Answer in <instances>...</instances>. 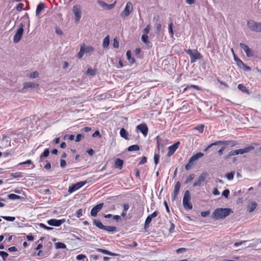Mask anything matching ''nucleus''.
<instances>
[{
    "label": "nucleus",
    "instance_id": "obj_18",
    "mask_svg": "<svg viewBox=\"0 0 261 261\" xmlns=\"http://www.w3.org/2000/svg\"><path fill=\"white\" fill-rule=\"evenodd\" d=\"M180 187V184L179 181H177L174 187V192H173V200H175L176 198L177 195L179 191Z\"/></svg>",
    "mask_w": 261,
    "mask_h": 261
},
{
    "label": "nucleus",
    "instance_id": "obj_54",
    "mask_svg": "<svg viewBox=\"0 0 261 261\" xmlns=\"http://www.w3.org/2000/svg\"><path fill=\"white\" fill-rule=\"evenodd\" d=\"M150 30V27L149 25H147L146 27L143 30V32L145 33V34H147L149 33Z\"/></svg>",
    "mask_w": 261,
    "mask_h": 261
},
{
    "label": "nucleus",
    "instance_id": "obj_5",
    "mask_svg": "<svg viewBox=\"0 0 261 261\" xmlns=\"http://www.w3.org/2000/svg\"><path fill=\"white\" fill-rule=\"evenodd\" d=\"M208 176V173L206 172H203L197 178V180L194 182L193 186L197 187L201 186L203 185L206 177Z\"/></svg>",
    "mask_w": 261,
    "mask_h": 261
},
{
    "label": "nucleus",
    "instance_id": "obj_8",
    "mask_svg": "<svg viewBox=\"0 0 261 261\" xmlns=\"http://www.w3.org/2000/svg\"><path fill=\"white\" fill-rule=\"evenodd\" d=\"M72 10L75 16V22L78 23L82 16L81 7L80 6L74 5Z\"/></svg>",
    "mask_w": 261,
    "mask_h": 261
},
{
    "label": "nucleus",
    "instance_id": "obj_29",
    "mask_svg": "<svg viewBox=\"0 0 261 261\" xmlns=\"http://www.w3.org/2000/svg\"><path fill=\"white\" fill-rule=\"evenodd\" d=\"M120 134L122 138H124L125 139H128V133L126 131V130L124 128H122L121 129Z\"/></svg>",
    "mask_w": 261,
    "mask_h": 261
},
{
    "label": "nucleus",
    "instance_id": "obj_22",
    "mask_svg": "<svg viewBox=\"0 0 261 261\" xmlns=\"http://www.w3.org/2000/svg\"><path fill=\"white\" fill-rule=\"evenodd\" d=\"M253 149H254L253 146H249L245 147L244 148L240 149L239 151H240V154H242L245 153L249 152V151L252 150Z\"/></svg>",
    "mask_w": 261,
    "mask_h": 261
},
{
    "label": "nucleus",
    "instance_id": "obj_34",
    "mask_svg": "<svg viewBox=\"0 0 261 261\" xmlns=\"http://www.w3.org/2000/svg\"><path fill=\"white\" fill-rule=\"evenodd\" d=\"M28 76L31 79H35L39 76V73L37 71H34L28 74Z\"/></svg>",
    "mask_w": 261,
    "mask_h": 261
},
{
    "label": "nucleus",
    "instance_id": "obj_19",
    "mask_svg": "<svg viewBox=\"0 0 261 261\" xmlns=\"http://www.w3.org/2000/svg\"><path fill=\"white\" fill-rule=\"evenodd\" d=\"M203 156V153H202L201 152H198L196 154L193 155L192 156H191L190 158V159H189L190 162L193 163L194 162L196 161L197 160L202 157Z\"/></svg>",
    "mask_w": 261,
    "mask_h": 261
},
{
    "label": "nucleus",
    "instance_id": "obj_1",
    "mask_svg": "<svg viewBox=\"0 0 261 261\" xmlns=\"http://www.w3.org/2000/svg\"><path fill=\"white\" fill-rule=\"evenodd\" d=\"M231 212L229 208H218L213 213L212 217L215 219H224L228 216Z\"/></svg>",
    "mask_w": 261,
    "mask_h": 261
},
{
    "label": "nucleus",
    "instance_id": "obj_28",
    "mask_svg": "<svg viewBox=\"0 0 261 261\" xmlns=\"http://www.w3.org/2000/svg\"><path fill=\"white\" fill-rule=\"evenodd\" d=\"M93 223L95 225L101 229L103 230L106 228V226L102 224V223L99 220H95L93 222Z\"/></svg>",
    "mask_w": 261,
    "mask_h": 261
},
{
    "label": "nucleus",
    "instance_id": "obj_40",
    "mask_svg": "<svg viewBox=\"0 0 261 261\" xmlns=\"http://www.w3.org/2000/svg\"><path fill=\"white\" fill-rule=\"evenodd\" d=\"M204 124H200V125L194 127V129L199 131L200 133H202L204 130Z\"/></svg>",
    "mask_w": 261,
    "mask_h": 261
},
{
    "label": "nucleus",
    "instance_id": "obj_32",
    "mask_svg": "<svg viewBox=\"0 0 261 261\" xmlns=\"http://www.w3.org/2000/svg\"><path fill=\"white\" fill-rule=\"evenodd\" d=\"M55 245L56 249H65L66 248V245L61 242L56 243Z\"/></svg>",
    "mask_w": 261,
    "mask_h": 261
},
{
    "label": "nucleus",
    "instance_id": "obj_2",
    "mask_svg": "<svg viewBox=\"0 0 261 261\" xmlns=\"http://www.w3.org/2000/svg\"><path fill=\"white\" fill-rule=\"evenodd\" d=\"M247 25L252 32H261V22H258L253 20H249L247 21Z\"/></svg>",
    "mask_w": 261,
    "mask_h": 261
},
{
    "label": "nucleus",
    "instance_id": "obj_37",
    "mask_svg": "<svg viewBox=\"0 0 261 261\" xmlns=\"http://www.w3.org/2000/svg\"><path fill=\"white\" fill-rule=\"evenodd\" d=\"M223 141H218V142H215L214 143H212L211 144H210L205 149H204V151H207L208 149H209L213 145H219V144H223Z\"/></svg>",
    "mask_w": 261,
    "mask_h": 261
},
{
    "label": "nucleus",
    "instance_id": "obj_12",
    "mask_svg": "<svg viewBox=\"0 0 261 261\" xmlns=\"http://www.w3.org/2000/svg\"><path fill=\"white\" fill-rule=\"evenodd\" d=\"M97 3L105 10H111L113 9L115 6L116 2L112 4H107L103 1H98Z\"/></svg>",
    "mask_w": 261,
    "mask_h": 261
},
{
    "label": "nucleus",
    "instance_id": "obj_50",
    "mask_svg": "<svg viewBox=\"0 0 261 261\" xmlns=\"http://www.w3.org/2000/svg\"><path fill=\"white\" fill-rule=\"evenodd\" d=\"M39 225L41 227L43 228H44V229H46V230H51V229H53V228H52V227L47 226H46L45 224H44L43 223H40V224H39Z\"/></svg>",
    "mask_w": 261,
    "mask_h": 261
},
{
    "label": "nucleus",
    "instance_id": "obj_25",
    "mask_svg": "<svg viewBox=\"0 0 261 261\" xmlns=\"http://www.w3.org/2000/svg\"><path fill=\"white\" fill-rule=\"evenodd\" d=\"M257 204L256 202H252L251 204L248 206L247 210L249 213L252 212L257 207Z\"/></svg>",
    "mask_w": 261,
    "mask_h": 261
},
{
    "label": "nucleus",
    "instance_id": "obj_16",
    "mask_svg": "<svg viewBox=\"0 0 261 261\" xmlns=\"http://www.w3.org/2000/svg\"><path fill=\"white\" fill-rule=\"evenodd\" d=\"M137 129L140 130L143 135L146 137L148 133V127L145 124H141L136 127Z\"/></svg>",
    "mask_w": 261,
    "mask_h": 261
},
{
    "label": "nucleus",
    "instance_id": "obj_6",
    "mask_svg": "<svg viewBox=\"0 0 261 261\" xmlns=\"http://www.w3.org/2000/svg\"><path fill=\"white\" fill-rule=\"evenodd\" d=\"M23 25L22 23L20 24V27L17 30L14 38H13V42L15 43L19 42L23 35Z\"/></svg>",
    "mask_w": 261,
    "mask_h": 261
},
{
    "label": "nucleus",
    "instance_id": "obj_17",
    "mask_svg": "<svg viewBox=\"0 0 261 261\" xmlns=\"http://www.w3.org/2000/svg\"><path fill=\"white\" fill-rule=\"evenodd\" d=\"M179 142H177L175 143H174L173 145L170 146L168 148V155L169 156L172 155L173 153L175 151V150L178 148Z\"/></svg>",
    "mask_w": 261,
    "mask_h": 261
},
{
    "label": "nucleus",
    "instance_id": "obj_44",
    "mask_svg": "<svg viewBox=\"0 0 261 261\" xmlns=\"http://www.w3.org/2000/svg\"><path fill=\"white\" fill-rule=\"evenodd\" d=\"M83 49H83V48H82L81 47L80 50V51L79 52V53L77 54V57L79 59H81L83 57V56H84V55L85 54V52L84 51Z\"/></svg>",
    "mask_w": 261,
    "mask_h": 261
},
{
    "label": "nucleus",
    "instance_id": "obj_14",
    "mask_svg": "<svg viewBox=\"0 0 261 261\" xmlns=\"http://www.w3.org/2000/svg\"><path fill=\"white\" fill-rule=\"evenodd\" d=\"M39 86V84L34 82H25L23 84V87L21 90V92H24V90L29 88H37Z\"/></svg>",
    "mask_w": 261,
    "mask_h": 261
},
{
    "label": "nucleus",
    "instance_id": "obj_20",
    "mask_svg": "<svg viewBox=\"0 0 261 261\" xmlns=\"http://www.w3.org/2000/svg\"><path fill=\"white\" fill-rule=\"evenodd\" d=\"M123 165V161L120 159H117L115 162L114 166L116 168L121 169L122 168Z\"/></svg>",
    "mask_w": 261,
    "mask_h": 261
},
{
    "label": "nucleus",
    "instance_id": "obj_21",
    "mask_svg": "<svg viewBox=\"0 0 261 261\" xmlns=\"http://www.w3.org/2000/svg\"><path fill=\"white\" fill-rule=\"evenodd\" d=\"M45 6L44 4L40 3L37 7L36 11V15L37 16H39L41 12L45 8Z\"/></svg>",
    "mask_w": 261,
    "mask_h": 261
},
{
    "label": "nucleus",
    "instance_id": "obj_24",
    "mask_svg": "<svg viewBox=\"0 0 261 261\" xmlns=\"http://www.w3.org/2000/svg\"><path fill=\"white\" fill-rule=\"evenodd\" d=\"M81 47L84 49L83 50L85 53L92 52L94 50L93 47L91 46H86L85 45H82Z\"/></svg>",
    "mask_w": 261,
    "mask_h": 261
},
{
    "label": "nucleus",
    "instance_id": "obj_47",
    "mask_svg": "<svg viewBox=\"0 0 261 261\" xmlns=\"http://www.w3.org/2000/svg\"><path fill=\"white\" fill-rule=\"evenodd\" d=\"M238 88L242 92L247 91L246 88L245 86H244L242 84H239L238 86Z\"/></svg>",
    "mask_w": 261,
    "mask_h": 261
},
{
    "label": "nucleus",
    "instance_id": "obj_43",
    "mask_svg": "<svg viewBox=\"0 0 261 261\" xmlns=\"http://www.w3.org/2000/svg\"><path fill=\"white\" fill-rule=\"evenodd\" d=\"M2 217L5 220L9 221H13L15 220V218L14 217L2 216Z\"/></svg>",
    "mask_w": 261,
    "mask_h": 261
},
{
    "label": "nucleus",
    "instance_id": "obj_52",
    "mask_svg": "<svg viewBox=\"0 0 261 261\" xmlns=\"http://www.w3.org/2000/svg\"><path fill=\"white\" fill-rule=\"evenodd\" d=\"M193 162H190L189 160L188 163L186 165L185 168L187 170H189L191 169Z\"/></svg>",
    "mask_w": 261,
    "mask_h": 261
},
{
    "label": "nucleus",
    "instance_id": "obj_42",
    "mask_svg": "<svg viewBox=\"0 0 261 261\" xmlns=\"http://www.w3.org/2000/svg\"><path fill=\"white\" fill-rule=\"evenodd\" d=\"M86 74L88 75L93 76L95 74V71L90 68H88L86 71Z\"/></svg>",
    "mask_w": 261,
    "mask_h": 261
},
{
    "label": "nucleus",
    "instance_id": "obj_13",
    "mask_svg": "<svg viewBox=\"0 0 261 261\" xmlns=\"http://www.w3.org/2000/svg\"><path fill=\"white\" fill-rule=\"evenodd\" d=\"M103 205V203H99L92 208L91 211V215L93 217L97 216V213L101 210Z\"/></svg>",
    "mask_w": 261,
    "mask_h": 261
},
{
    "label": "nucleus",
    "instance_id": "obj_11",
    "mask_svg": "<svg viewBox=\"0 0 261 261\" xmlns=\"http://www.w3.org/2000/svg\"><path fill=\"white\" fill-rule=\"evenodd\" d=\"M65 222V219L61 220H57L55 219H52L47 221V223L48 225L54 226H59L62 223Z\"/></svg>",
    "mask_w": 261,
    "mask_h": 261
},
{
    "label": "nucleus",
    "instance_id": "obj_7",
    "mask_svg": "<svg viewBox=\"0 0 261 261\" xmlns=\"http://www.w3.org/2000/svg\"><path fill=\"white\" fill-rule=\"evenodd\" d=\"M133 7L132 3L130 2L127 3L124 9L120 14L121 17L122 18L127 17L133 11Z\"/></svg>",
    "mask_w": 261,
    "mask_h": 261
},
{
    "label": "nucleus",
    "instance_id": "obj_9",
    "mask_svg": "<svg viewBox=\"0 0 261 261\" xmlns=\"http://www.w3.org/2000/svg\"><path fill=\"white\" fill-rule=\"evenodd\" d=\"M240 47L243 49L244 51L245 52L246 56L248 57H252L254 56V51L252 49L250 48L247 45L244 44L243 43H241Z\"/></svg>",
    "mask_w": 261,
    "mask_h": 261
},
{
    "label": "nucleus",
    "instance_id": "obj_61",
    "mask_svg": "<svg viewBox=\"0 0 261 261\" xmlns=\"http://www.w3.org/2000/svg\"><path fill=\"white\" fill-rule=\"evenodd\" d=\"M82 137H84V136L82 134H78L76 137L75 141L76 142H79Z\"/></svg>",
    "mask_w": 261,
    "mask_h": 261
},
{
    "label": "nucleus",
    "instance_id": "obj_53",
    "mask_svg": "<svg viewBox=\"0 0 261 261\" xmlns=\"http://www.w3.org/2000/svg\"><path fill=\"white\" fill-rule=\"evenodd\" d=\"M24 5L22 3H19L16 7V10L18 11H20L23 8Z\"/></svg>",
    "mask_w": 261,
    "mask_h": 261
},
{
    "label": "nucleus",
    "instance_id": "obj_36",
    "mask_svg": "<svg viewBox=\"0 0 261 261\" xmlns=\"http://www.w3.org/2000/svg\"><path fill=\"white\" fill-rule=\"evenodd\" d=\"M49 154V149H46L44 151V152L41 154V155L40 156V160H41V159L42 158L47 157L48 156Z\"/></svg>",
    "mask_w": 261,
    "mask_h": 261
},
{
    "label": "nucleus",
    "instance_id": "obj_49",
    "mask_svg": "<svg viewBox=\"0 0 261 261\" xmlns=\"http://www.w3.org/2000/svg\"><path fill=\"white\" fill-rule=\"evenodd\" d=\"M234 58L238 66L243 65V62L239 58H237L236 56H234Z\"/></svg>",
    "mask_w": 261,
    "mask_h": 261
},
{
    "label": "nucleus",
    "instance_id": "obj_10",
    "mask_svg": "<svg viewBox=\"0 0 261 261\" xmlns=\"http://www.w3.org/2000/svg\"><path fill=\"white\" fill-rule=\"evenodd\" d=\"M86 184V181H80L76 183L75 184L72 185L71 187H70L68 189V192L71 193L74 191L79 189L80 188L82 187L84 185Z\"/></svg>",
    "mask_w": 261,
    "mask_h": 261
},
{
    "label": "nucleus",
    "instance_id": "obj_4",
    "mask_svg": "<svg viewBox=\"0 0 261 261\" xmlns=\"http://www.w3.org/2000/svg\"><path fill=\"white\" fill-rule=\"evenodd\" d=\"M186 52L190 56L191 63H194L196 60L202 58V55L196 49L192 50L189 49Z\"/></svg>",
    "mask_w": 261,
    "mask_h": 261
},
{
    "label": "nucleus",
    "instance_id": "obj_64",
    "mask_svg": "<svg viewBox=\"0 0 261 261\" xmlns=\"http://www.w3.org/2000/svg\"><path fill=\"white\" fill-rule=\"evenodd\" d=\"M66 165V162L65 160H61V163H60V166L62 168H64Z\"/></svg>",
    "mask_w": 261,
    "mask_h": 261
},
{
    "label": "nucleus",
    "instance_id": "obj_35",
    "mask_svg": "<svg viewBox=\"0 0 261 261\" xmlns=\"http://www.w3.org/2000/svg\"><path fill=\"white\" fill-rule=\"evenodd\" d=\"M8 197L9 199L12 200L19 199L21 198V197L20 196L14 194H10L8 195Z\"/></svg>",
    "mask_w": 261,
    "mask_h": 261
},
{
    "label": "nucleus",
    "instance_id": "obj_41",
    "mask_svg": "<svg viewBox=\"0 0 261 261\" xmlns=\"http://www.w3.org/2000/svg\"><path fill=\"white\" fill-rule=\"evenodd\" d=\"M148 36L146 34H143L141 37V40L142 42H143L145 43H148Z\"/></svg>",
    "mask_w": 261,
    "mask_h": 261
},
{
    "label": "nucleus",
    "instance_id": "obj_33",
    "mask_svg": "<svg viewBox=\"0 0 261 261\" xmlns=\"http://www.w3.org/2000/svg\"><path fill=\"white\" fill-rule=\"evenodd\" d=\"M126 57H127V58L128 59V60L129 61V62L130 63H134L135 61L134 58H132L131 57V52L130 51H127L126 52Z\"/></svg>",
    "mask_w": 261,
    "mask_h": 261
},
{
    "label": "nucleus",
    "instance_id": "obj_45",
    "mask_svg": "<svg viewBox=\"0 0 261 261\" xmlns=\"http://www.w3.org/2000/svg\"><path fill=\"white\" fill-rule=\"evenodd\" d=\"M11 176L14 178L22 177L23 175L21 172H16L12 173Z\"/></svg>",
    "mask_w": 261,
    "mask_h": 261
},
{
    "label": "nucleus",
    "instance_id": "obj_57",
    "mask_svg": "<svg viewBox=\"0 0 261 261\" xmlns=\"http://www.w3.org/2000/svg\"><path fill=\"white\" fill-rule=\"evenodd\" d=\"M92 136L93 137H98L99 138L101 137V135L100 134V133L98 130H96L94 133H93Z\"/></svg>",
    "mask_w": 261,
    "mask_h": 261
},
{
    "label": "nucleus",
    "instance_id": "obj_46",
    "mask_svg": "<svg viewBox=\"0 0 261 261\" xmlns=\"http://www.w3.org/2000/svg\"><path fill=\"white\" fill-rule=\"evenodd\" d=\"M0 255L2 257L4 260H6V258L8 256V254L5 251H0Z\"/></svg>",
    "mask_w": 261,
    "mask_h": 261
},
{
    "label": "nucleus",
    "instance_id": "obj_63",
    "mask_svg": "<svg viewBox=\"0 0 261 261\" xmlns=\"http://www.w3.org/2000/svg\"><path fill=\"white\" fill-rule=\"evenodd\" d=\"M147 161V158L145 157V156H143L141 161L139 163V165H142V164H144V163H145Z\"/></svg>",
    "mask_w": 261,
    "mask_h": 261
},
{
    "label": "nucleus",
    "instance_id": "obj_59",
    "mask_svg": "<svg viewBox=\"0 0 261 261\" xmlns=\"http://www.w3.org/2000/svg\"><path fill=\"white\" fill-rule=\"evenodd\" d=\"M86 255L84 254H80L76 256V259L79 260H82L84 258H86Z\"/></svg>",
    "mask_w": 261,
    "mask_h": 261
},
{
    "label": "nucleus",
    "instance_id": "obj_3",
    "mask_svg": "<svg viewBox=\"0 0 261 261\" xmlns=\"http://www.w3.org/2000/svg\"><path fill=\"white\" fill-rule=\"evenodd\" d=\"M191 196L188 190L185 192L183 197V206L186 210H191L193 207L192 203L190 202Z\"/></svg>",
    "mask_w": 261,
    "mask_h": 261
},
{
    "label": "nucleus",
    "instance_id": "obj_62",
    "mask_svg": "<svg viewBox=\"0 0 261 261\" xmlns=\"http://www.w3.org/2000/svg\"><path fill=\"white\" fill-rule=\"evenodd\" d=\"M187 250L186 248H180L176 250L177 253H181L185 252Z\"/></svg>",
    "mask_w": 261,
    "mask_h": 261
},
{
    "label": "nucleus",
    "instance_id": "obj_60",
    "mask_svg": "<svg viewBox=\"0 0 261 261\" xmlns=\"http://www.w3.org/2000/svg\"><path fill=\"white\" fill-rule=\"evenodd\" d=\"M76 215L77 218H80V217H81L82 216V210L79 209V210H77L76 212Z\"/></svg>",
    "mask_w": 261,
    "mask_h": 261
},
{
    "label": "nucleus",
    "instance_id": "obj_26",
    "mask_svg": "<svg viewBox=\"0 0 261 261\" xmlns=\"http://www.w3.org/2000/svg\"><path fill=\"white\" fill-rule=\"evenodd\" d=\"M110 44V37L109 35L107 36L103 40L102 46L103 47L107 48Z\"/></svg>",
    "mask_w": 261,
    "mask_h": 261
},
{
    "label": "nucleus",
    "instance_id": "obj_15",
    "mask_svg": "<svg viewBox=\"0 0 261 261\" xmlns=\"http://www.w3.org/2000/svg\"><path fill=\"white\" fill-rule=\"evenodd\" d=\"M158 215V212H156V211H155L152 214H151V215H149L146 220H145V227L146 228V227H148V225L150 223V222H151L152 221V219L155 217H156Z\"/></svg>",
    "mask_w": 261,
    "mask_h": 261
},
{
    "label": "nucleus",
    "instance_id": "obj_27",
    "mask_svg": "<svg viewBox=\"0 0 261 261\" xmlns=\"http://www.w3.org/2000/svg\"><path fill=\"white\" fill-rule=\"evenodd\" d=\"M97 251H98V252L103 253L104 254L110 255H112V256H116V255H117V254H116V253H112V252H110V251H109L108 250L102 249L98 248V249H97Z\"/></svg>",
    "mask_w": 261,
    "mask_h": 261
},
{
    "label": "nucleus",
    "instance_id": "obj_38",
    "mask_svg": "<svg viewBox=\"0 0 261 261\" xmlns=\"http://www.w3.org/2000/svg\"><path fill=\"white\" fill-rule=\"evenodd\" d=\"M195 177V175L194 174H192L189 175L186 178L185 181V184H188L191 182Z\"/></svg>",
    "mask_w": 261,
    "mask_h": 261
},
{
    "label": "nucleus",
    "instance_id": "obj_58",
    "mask_svg": "<svg viewBox=\"0 0 261 261\" xmlns=\"http://www.w3.org/2000/svg\"><path fill=\"white\" fill-rule=\"evenodd\" d=\"M162 29V24L161 23H158L156 25V30H157V34H160V32Z\"/></svg>",
    "mask_w": 261,
    "mask_h": 261
},
{
    "label": "nucleus",
    "instance_id": "obj_30",
    "mask_svg": "<svg viewBox=\"0 0 261 261\" xmlns=\"http://www.w3.org/2000/svg\"><path fill=\"white\" fill-rule=\"evenodd\" d=\"M140 147L138 145H133L130 146H129L127 148V150L129 151H138L139 150Z\"/></svg>",
    "mask_w": 261,
    "mask_h": 261
},
{
    "label": "nucleus",
    "instance_id": "obj_51",
    "mask_svg": "<svg viewBox=\"0 0 261 261\" xmlns=\"http://www.w3.org/2000/svg\"><path fill=\"white\" fill-rule=\"evenodd\" d=\"M160 159V155L158 154H155L154 156V162L155 165H157L159 163Z\"/></svg>",
    "mask_w": 261,
    "mask_h": 261
},
{
    "label": "nucleus",
    "instance_id": "obj_56",
    "mask_svg": "<svg viewBox=\"0 0 261 261\" xmlns=\"http://www.w3.org/2000/svg\"><path fill=\"white\" fill-rule=\"evenodd\" d=\"M229 194V191L228 190L226 189V190H225L223 192L222 195V196H224L225 197L227 198Z\"/></svg>",
    "mask_w": 261,
    "mask_h": 261
},
{
    "label": "nucleus",
    "instance_id": "obj_48",
    "mask_svg": "<svg viewBox=\"0 0 261 261\" xmlns=\"http://www.w3.org/2000/svg\"><path fill=\"white\" fill-rule=\"evenodd\" d=\"M172 25H173V23H171L169 25V33L171 35V36L172 38L173 37V28H172Z\"/></svg>",
    "mask_w": 261,
    "mask_h": 261
},
{
    "label": "nucleus",
    "instance_id": "obj_23",
    "mask_svg": "<svg viewBox=\"0 0 261 261\" xmlns=\"http://www.w3.org/2000/svg\"><path fill=\"white\" fill-rule=\"evenodd\" d=\"M240 154L239 149L232 150V151H230L228 153V154L227 155L224 156V158L228 159V158H229V157H230L231 156L235 155H238V154Z\"/></svg>",
    "mask_w": 261,
    "mask_h": 261
},
{
    "label": "nucleus",
    "instance_id": "obj_39",
    "mask_svg": "<svg viewBox=\"0 0 261 261\" xmlns=\"http://www.w3.org/2000/svg\"><path fill=\"white\" fill-rule=\"evenodd\" d=\"M234 172H230L226 174L225 176L228 180H232L233 178Z\"/></svg>",
    "mask_w": 261,
    "mask_h": 261
},
{
    "label": "nucleus",
    "instance_id": "obj_31",
    "mask_svg": "<svg viewBox=\"0 0 261 261\" xmlns=\"http://www.w3.org/2000/svg\"><path fill=\"white\" fill-rule=\"evenodd\" d=\"M103 230L108 232H114L116 231L117 228L115 226H106V228Z\"/></svg>",
    "mask_w": 261,
    "mask_h": 261
},
{
    "label": "nucleus",
    "instance_id": "obj_55",
    "mask_svg": "<svg viewBox=\"0 0 261 261\" xmlns=\"http://www.w3.org/2000/svg\"><path fill=\"white\" fill-rule=\"evenodd\" d=\"M113 47L115 48H118L119 47V42L116 38L113 40Z\"/></svg>",
    "mask_w": 261,
    "mask_h": 261
}]
</instances>
